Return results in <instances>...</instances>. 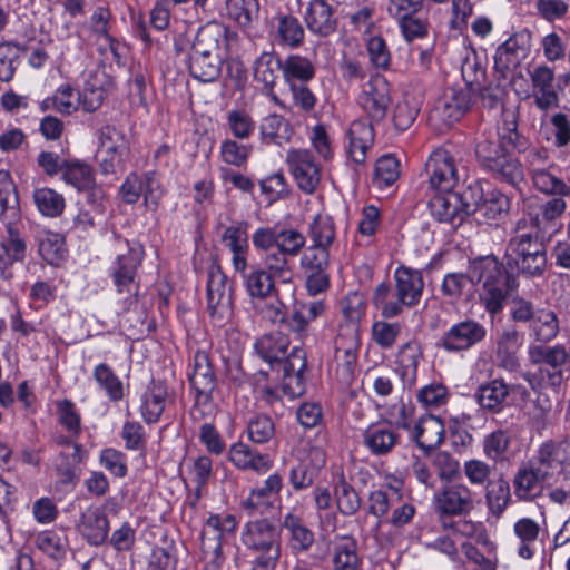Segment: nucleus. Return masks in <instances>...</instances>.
<instances>
[{
    "label": "nucleus",
    "mask_w": 570,
    "mask_h": 570,
    "mask_svg": "<svg viewBox=\"0 0 570 570\" xmlns=\"http://www.w3.org/2000/svg\"><path fill=\"white\" fill-rule=\"evenodd\" d=\"M289 258H292L289 255L274 248L266 254L264 264L271 275L283 282H289L293 276Z\"/></svg>",
    "instance_id": "052dcab7"
},
{
    "label": "nucleus",
    "mask_w": 570,
    "mask_h": 570,
    "mask_svg": "<svg viewBox=\"0 0 570 570\" xmlns=\"http://www.w3.org/2000/svg\"><path fill=\"white\" fill-rule=\"evenodd\" d=\"M226 14L242 28H249L257 21L259 3L257 0H226Z\"/></svg>",
    "instance_id": "e433bc0d"
},
{
    "label": "nucleus",
    "mask_w": 570,
    "mask_h": 570,
    "mask_svg": "<svg viewBox=\"0 0 570 570\" xmlns=\"http://www.w3.org/2000/svg\"><path fill=\"white\" fill-rule=\"evenodd\" d=\"M445 429L442 420L434 415L422 416L412 433L413 441L425 453L436 449L444 440Z\"/></svg>",
    "instance_id": "393cba45"
},
{
    "label": "nucleus",
    "mask_w": 570,
    "mask_h": 570,
    "mask_svg": "<svg viewBox=\"0 0 570 570\" xmlns=\"http://www.w3.org/2000/svg\"><path fill=\"white\" fill-rule=\"evenodd\" d=\"M533 185L537 189L546 194H556L560 196L570 195V187L561 179L551 174L548 168L531 175Z\"/></svg>",
    "instance_id": "338daca9"
},
{
    "label": "nucleus",
    "mask_w": 570,
    "mask_h": 570,
    "mask_svg": "<svg viewBox=\"0 0 570 570\" xmlns=\"http://www.w3.org/2000/svg\"><path fill=\"white\" fill-rule=\"evenodd\" d=\"M85 451L80 444L72 445V451H61L56 460V471L62 483H72L77 478V466L82 462Z\"/></svg>",
    "instance_id": "c03bdc74"
},
{
    "label": "nucleus",
    "mask_w": 570,
    "mask_h": 570,
    "mask_svg": "<svg viewBox=\"0 0 570 570\" xmlns=\"http://www.w3.org/2000/svg\"><path fill=\"white\" fill-rule=\"evenodd\" d=\"M276 37L285 46L298 47L304 39V29L297 18L282 16L277 19Z\"/></svg>",
    "instance_id": "5fc2aeb1"
},
{
    "label": "nucleus",
    "mask_w": 570,
    "mask_h": 570,
    "mask_svg": "<svg viewBox=\"0 0 570 570\" xmlns=\"http://www.w3.org/2000/svg\"><path fill=\"white\" fill-rule=\"evenodd\" d=\"M141 193L145 195L146 205L155 210L159 204L161 193L151 173L145 174L144 177L130 174L120 187L121 197L128 204L137 203Z\"/></svg>",
    "instance_id": "6ab92c4d"
},
{
    "label": "nucleus",
    "mask_w": 570,
    "mask_h": 570,
    "mask_svg": "<svg viewBox=\"0 0 570 570\" xmlns=\"http://www.w3.org/2000/svg\"><path fill=\"white\" fill-rule=\"evenodd\" d=\"M19 199L16 186L11 180L0 183V220L9 228L19 218Z\"/></svg>",
    "instance_id": "a18cd8bd"
},
{
    "label": "nucleus",
    "mask_w": 570,
    "mask_h": 570,
    "mask_svg": "<svg viewBox=\"0 0 570 570\" xmlns=\"http://www.w3.org/2000/svg\"><path fill=\"white\" fill-rule=\"evenodd\" d=\"M529 77L535 106L542 111L557 108L559 97L556 90L553 69L541 65L529 71Z\"/></svg>",
    "instance_id": "a211bd4d"
},
{
    "label": "nucleus",
    "mask_w": 570,
    "mask_h": 570,
    "mask_svg": "<svg viewBox=\"0 0 570 570\" xmlns=\"http://www.w3.org/2000/svg\"><path fill=\"white\" fill-rule=\"evenodd\" d=\"M189 383L195 391V404L190 410L193 420L202 421L212 416L215 410L212 394L216 387V375L205 352L195 353Z\"/></svg>",
    "instance_id": "423d86ee"
},
{
    "label": "nucleus",
    "mask_w": 570,
    "mask_h": 570,
    "mask_svg": "<svg viewBox=\"0 0 570 570\" xmlns=\"http://www.w3.org/2000/svg\"><path fill=\"white\" fill-rule=\"evenodd\" d=\"M33 199L37 208L45 216L56 217L60 215L65 208L63 197L51 188L36 189Z\"/></svg>",
    "instance_id": "13d9d810"
},
{
    "label": "nucleus",
    "mask_w": 570,
    "mask_h": 570,
    "mask_svg": "<svg viewBox=\"0 0 570 570\" xmlns=\"http://www.w3.org/2000/svg\"><path fill=\"white\" fill-rule=\"evenodd\" d=\"M39 254L50 265H58L63 261L66 248L58 234H48L39 240Z\"/></svg>",
    "instance_id": "0e129e2a"
},
{
    "label": "nucleus",
    "mask_w": 570,
    "mask_h": 570,
    "mask_svg": "<svg viewBox=\"0 0 570 570\" xmlns=\"http://www.w3.org/2000/svg\"><path fill=\"white\" fill-rule=\"evenodd\" d=\"M247 433L250 441L263 444L273 439L275 426L268 415L258 414L248 421Z\"/></svg>",
    "instance_id": "69168bd1"
},
{
    "label": "nucleus",
    "mask_w": 570,
    "mask_h": 570,
    "mask_svg": "<svg viewBox=\"0 0 570 570\" xmlns=\"http://www.w3.org/2000/svg\"><path fill=\"white\" fill-rule=\"evenodd\" d=\"M358 104L373 122L385 119L391 104L390 85L383 76L376 75L364 83Z\"/></svg>",
    "instance_id": "f8f14e48"
},
{
    "label": "nucleus",
    "mask_w": 570,
    "mask_h": 570,
    "mask_svg": "<svg viewBox=\"0 0 570 570\" xmlns=\"http://www.w3.org/2000/svg\"><path fill=\"white\" fill-rule=\"evenodd\" d=\"M430 187L439 191H449L459 181L453 156L445 149L434 150L425 163Z\"/></svg>",
    "instance_id": "ddd939ff"
},
{
    "label": "nucleus",
    "mask_w": 570,
    "mask_h": 570,
    "mask_svg": "<svg viewBox=\"0 0 570 570\" xmlns=\"http://www.w3.org/2000/svg\"><path fill=\"white\" fill-rule=\"evenodd\" d=\"M230 461L239 469H252L257 472L266 471L272 465L267 454L254 452L249 445L238 442L229 450Z\"/></svg>",
    "instance_id": "473e14b6"
},
{
    "label": "nucleus",
    "mask_w": 570,
    "mask_h": 570,
    "mask_svg": "<svg viewBox=\"0 0 570 570\" xmlns=\"http://www.w3.org/2000/svg\"><path fill=\"white\" fill-rule=\"evenodd\" d=\"M514 533L520 540L518 554L522 559H531L534 553V544L540 533V525L532 519L523 518L514 523Z\"/></svg>",
    "instance_id": "ea45409f"
},
{
    "label": "nucleus",
    "mask_w": 570,
    "mask_h": 570,
    "mask_svg": "<svg viewBox=\"0 0 570 570\" xmlns=\"http://www.w3.org/2000/svg\"><path fill=\"white\" fill-rule=\"evenodd\" d=\"M537 461L539 464L541 478L546 479L556 470L570 473V462L568 455L561 444L553 441L542 443L538 450Z\"/></svg>",
    "instance_id": "cd10ccee"
},
{
    "label": "nucleus",
    "mask_w": 570,
    "mask_h": 570,
    "mask_svg": "<svg viewBox=\"0 0 570 570\" xmlns=\"http://www.w3.org/2000/svg\"><path fill=\"white\" fill-rule=\"evenodd\" d=\"M281 72L283 63L273 52H263L254 63V79L271 92Z\"/></svg>",
    "instance_id": "72a5a7b5"
},
{
    "label": "nucleus",
    "mask_w": 570,
    "mask_h": 570,
    "mask_svg": "<svg viewBox=\"0 0 570 570\" xmlns=\"http://www.w3.org/2000/svg\"><path fill=\"white\" fill-rule=\"evenodd\" d=\"M400 176V163L392 155L382 156L375 164L373 183L379 188L390 187Z\"/></svg>",
    "instance_id": "4d7b16f0"
},
{
    "label": "nucleus",
    "mask_w": 570,
    "mask_h": 570,
    "mask_svg": "<svg viewBox=\"0 0 570 570\" xmlns=\"http://www.w3.org/2000/svg\"><path fill=\"white\" fill-rule=\"evenodd\" d=\"M259 132L263 142L281 145L288 140L291 128L287 120L277 114H271L263 118L259 125Z\"/></svg>",
    "instance_id": "37998d69"
},
{
    "label": "nucleus",
    "mask_w": 570,
    "mask_h": 570,
    "mask_svg": "<svg viewBox=\"0 0 570 570\" xmlns=\"http://www.w3.org/2000/svg\"><path fill=\"white\" fill-rule=\"evenodd\" d=\"M288 340L282 333L266 334L257 340L255 350L257 354L271 365L282 367V363L286 360V351Z\"/></svg>",
    "instance_id": "7c9ffc66"
},
{
    "label": "nucleus",
    "mask_w": 570,
    "mask_h": 570,
    "mask_svg": "<svg viewBox=\"0 0 570 570\" xmlns=\"http://www.w3.org/2000/svg\"><path fill=\"white\" fill-rule=\"evenodd\" d=\"M541 480L543 479L540 469L528 466L519 469L513 480L515 495L522 500L535 498L541 491Z\"/></svg>",
    "instance_id": "58836bf2"
},
{
    "label": "nucleus",
    "mask_w": 570,
    "mask_h": 570,
    "mask_svg": "<svg viewBox=\"0 0 570 570\" xmlns=\"http://www.w3.org/2000/svg\"><path fill=\"white\" fill-rule=\"evenodd\" d=\"M125 134L112 125H105L98 130V149L96 159L104 175L115 174L124 164L128 154Z\"/></svg>",
    "instance_id": "6e6552de"
},
{
    "label": "nucleus",
    "mask_w": 570,
    "mask_h": 570,
    "mask_svg": "<svg viewBox=\"0 0 570 570\" xmlns=\"http://www.w3.org/2000/svg\"><path fill=\"white\" fill-rule=\"evenodd\" d=\"M429 208L431 215L439 222L459 227L472 214L473 204L465 200V195L451 189L435 194L429 200Z\"/></svg>",
    "instance_id": "9b49d317"
},
{
    "label": "nucleus",
    "mask_w": 570,
    "mask_h": 570,
    "mask_svg": "<svg viewBox=\"0 0 570 570\" xmlns=\"http://www.w3.org/2000/svg\"><path fill=\"white\" fill-rule=\"evenodd\" d=\"M223 60L224 57L189 56V72L202 82L215 81L222 72Z\"/></svg>",
    "instance_id": "79ce46f5"
},
{
    "label": "nucleus",
    "mask_w": 570,
    "mask_h": 570,
    "mask_svg": "<svg viewBox=\"0 0 570 570\" xmlns=\"http://www.w3.org/2000/svg\"><path fill=\"white\" fill-rule=\"evenodd\" d=\"M530 361L553 368H562L568 361L567 347L562 344L553 346L537 345L529 350Z\"/></svg>",
    "instance_id": "a19ab883"
},
{
    "label": "nucleus",
    "mask_w": 570,
    "mask_h": 570,
    "mask_svg": "<svg viewBox=\"0 0 570 570\" xmlns=\"http://www.w3.org/2000/svg\"><path fill=\"white\" fill-rule=\"evenodd\" d=\"M248 224L240 222L235 226L227 227L222 234V242L233 253V266L235 271L244 273L247 267L248 252Z\"/></svg>",
    "instance_id": "a878e982"
},
{
    "label": "nucleus",
    "mask_w": 570,
    "mask_h": 570,
    "mask_svg": "<svg viewBox=\"0 0 570 570\" xmlns=\"http://www.w3.org/2000/svg\"><path fill=\"white\" fill-rule=\"evenodd\" d=\"M313 245L327 248L335 239V227L332 217L317 215L311 225Z\"/></svg>",
    "instance_id": "680f3d73"
},
{
    "label": "nucleus",
    "mask_w": 570,
    "mask_h": 570,
    "mask_svg": "<svg viewBox=\"0 0 570 570\" xmlns=\"http://www.w3.org/2000/svg\"><path fill=\"white\" fill-rule=\"evenodd\" d=\"M394 281L395 299H390L392 289L385 282L379 284L373 291L372 303L381 311L384 318L396 317L402 314L404 307L417 305L423 294L424 281L422 273L417 269L401 266L394 272Z\"/></svg>",
    "instance_id": "7ed1b4c3"
},
{
    "label": "nucleus",
    "mask_w": 570,
    "mask_h": 570,
    "mask_svg": "<svg viewBox=\"0 0 570 570\" xmlns=\"http://www.w3.org/2000/svg\"><path fill=\"white\" fill-rule=\"evenodd\" d=\"M507 265L527 277L543 275L547 267V247L537 230L517 232L507 247Z\"/></svg>",
    "instance_id": "20e7f679"
},
{
    "label": "nucleus",
    "mask_w": 570,
    "mask_h": 570,
    "mask_svg": "<svg viewBox=\"0 0 570 570\" xmlns=\"http://www.w3.org/2000/svg\"><path fill=\"white\" fill-rule=\"evenodd\" d=\"M508 394L507 384L502 380H493L479 389L478 401L482 407L499 412Z\"/></svg>",
    "instance_id": "8fccbe9b"
},
{
    "label": "nucleus",
    "mask_w": 570,
    "mask_h": 570,
    "mask_svg": "<svg viewBox=\"0 0 570 570\" xmlns=\"http://www.w3.org/2000/svg\"><path fill=\"white\" fill-rule=\"evenodd\" d=\"M358 567L360 559L355 541L346 540L335 547L333 570H358Z\"/></svg>",
    "instance_id": "e2e57ef3"
},
{
    "label": "nucleus",
    "mask_w": 570,
    "mask_h": 570,
    "mask_svg": "<svg viewBox=\"0 0 570 570\" xmlns=\"http://www.w3.org/2000/svg\"><path fill=\"white\" fill-rule=\"evenodd\" d=\"M510 208V199L500 191H491L480 204H473L472 214L476 213L487 220H497L507 214Z\"/></svg>",
    "instance_id": "09e8293b"
},
{
    "label": "nucleus",
    "mask_w": 570,
    "mask_h": 570,
    "mask_svg": "<svg viewBox=\"0 0 570 570\" xmlns=\"http://www.w3.org/2000/svg\"><path fill=\"white\" fill-rule=\"evenodd\" d=\"M77 529L90 544H102L109 532V521L105 509L95 505L88 507L81 512Z\"/></svg>",
    "instance_id": "aec40b11"
},
{
    "label": "nucleus",
    "mask_w": 570,
    "mask_h": 570,
    "mask_svg": "<svg viewBox=\"0 0 570 570\" xmlns=\"http://www.w3.org/2000/svg\"><path fill=\"white\" fill-rule=\"evenodd\" d=\"M336 374L344 383H350L357 365V341L351 337L347 342L338 338L335 342Z\"/></svg>",
    "instance_id": "c756f323"
},
{
    "label": "nucleus",
    "mask_w": 570,
    "mask_h": 570,
    "mask_svg": "<svg viewBox=\"0 0 570 570\" xmlns=\"http://www.w3.org/2000/svg\"><path fill=\"white\" fill-rule=\"evenodd\" d=\"M305 367V353L299 348H294L282 363L279 370L283 372V389L284 392L292 397L299 396L304 393L303 372Z\"/></svg>",
    "instance_id": "b1692460"
},
{
    "label": "nucleus",
    "mask_w": 570,
    "mask_h": 570,
    "mask_svg": "<svg viewBox=\"0 0 570 570\" xmlns=\"http://www.w3.org/2000/svg\"><path fill=\"white\" fill-rule=\"evenodd\" d=\"M525 141L512 121L498 135L482 136L475 146V156L481 167L494 178L517 187L524 177L522 164L508 155V146L522 150Z\"/></svg>",
    "instance_id": "f03ea898"
},
{
    "label": "nucleus",
    "mask_w": 570,
    "mask_h": 570,
    "mask_svg": "<svg viewBox=\"0 0 570 570\" xmlns=\"http://www.w3.org/2000/svg\"><path fill=\"white\" fill-rule=\"evenodd\" d=\"M362 132H364L367 137L372 136V130L370 127L363 125L362 122H353L348 131V155L356 164L364 163L368 147V139L361 137Z\"/></svg>",
    "instance_id": "bf43d9fd"
},
{
    "label": "nucleus",
    "mask_w": 570,
    "mask_h": 570,
    "mask_svg": "<svg viewBox=\"0 0 570 570\" xmlns=\"http://www.w3.org/2000/svg\"><path fill=\"white\" fill-rule=\"evenodd\" d=\"M417 115V106L407 98L399 101L395 105L392 115L394 127L400 131L407 130L413 125Z\"/></svg>",
    "instance_id": "774afa93"
},
{
    "label": "nucleus",
    "mask_w": 570,
    "mask_h": 570,
    "mask_svg": "<svg viewBox=\"0 0 570 570\" xmlns=\"http://www.w3.org/2000/svg\"><path fill=\"white\" fill-rule=\"evenodd\" d=\"M421 358L422 348L417 341H409L400 347L396 363L404 382L412 384L415 381L417 365Z\"/></svg>",
    "instance_id": "f704fd0d"
},
{
    "label": "nucleus",
    "mask_w": 570,
    "mask_h": 570,
    "mask_svg": "<svg viewBox=\"0 0 570 570\" xmlns=\"http://www.w3.org/2000/svg\"><path fill=\"white\" fill-rule=\"evenodd\" d=\"M228 42V29L210 21L200 27L195 36L189 56L224 57Z\"/></svg>",
    "instance_id": "2eb2a0df"
},
{
    "label": "nucleus",
    "mask_w": 570,
    "mask_h": 570,
    "mask_svg": "<svg viewBox=\"0 0 570 570\" xmlns=\"http://www.w3.org/2000/svg\"><path fill=\"white\" fill-rule=\"evenodd\" d=\"M524 52V48L519 42L518 36L510 37L505 42H503L497 49L494 56V68L497 71L501 72L502 76L511 67H517L520 61V53Z\"/></svg>",
    "instance_id": "49530a36"
},
{
    "label": "nucleus",
    "mask_w": 570,
    "mask_h": 570,
    "mask_svg": "<svg viewBox=\"0 0 570 570\" xmlns=\"http://www.w3.org/2000/svg\"><path fill=\"white\" fill-rule=\"evenodd\" d=\"M283 527L291 533L289 543L295 552H306L313 546L315 538L301 518L293 513L285 515Z\"/></svg>",
    "instance_id": "c9c22d12"
},
{
    "label": "nucleus",
    "mask_w": 570,
    "mask_h": 570,
    "mask_svg": "<svg viewBox=\"0 0 570 570\" xmlns=\"http://www.w3.org/2000/svg\"><path fill=\"white\" fill-rule=\"evenodd\" d=\"M434 510L440 517L466 515L474 509L471 489L461 482L443 485L433 498Z\"/></svg>",
    "instance_id": "9d476101"
},
{
    "label": "nucleus",
    "mask_w": 570,
    "mask_h": 570,
    "mask_svg": "<svg viewBox=\"0 0 570 570\" xmlns=\"http://www.w3.org/2000/svg\"><path fill=\"white\" fill-rule=\"evenodd\" d=\"M168 396L163 381H153L142 395L141 416L147 423H156L163 414Z\"/></svg>",
    "instance_id": "c85d7f7f"
},
{
    "label": "nucleus",
    "mask_w": 570,
    "mask_h": 570,
    "mask_svg": "<svg viewBox=\"0 0 570 570\" xmlns=\"http://www.w3.org/2000/svg\"><path fill=\"white\" fill-rule=\"evenodd\" d=\"M485 500L490 511L500 517L508 507L510 500V485L503 479L488 482L485 484Z\"/></svg>",
    "instance_id": "864d4df0"
},
{
    "label": "nucleus",
    "mask_w": 570,
    "mask_h": 570,
    "mask_svg": "<svg viewBox=\"0 0 570 570\" xmlns=\"http://www.w3.org/2000/svg\"><path fill=\"white\" fill-rule=\"evenodd\" d=\"M237 522L235 517L228 514L224 518L210 515L200 534L202 548L204 551H212L218 554L222 550V542L225 535L235 532Z\"/></svg>",
    "instance_id": "5701e85b"
},
{
    "label": "nucleus",
    "mask_w": 570,
    "mask_h": 570,
    "mask_svg": "<svg viewBox=\"0 0 570 570\" xmlns=\"http://www.w3.org/2000/svg\"><path fill=\"white\" fill-rule=\"evenodd\" d=\"M286 161L301 190L312 194L320 183V169L309 150L292 149Z\"/></svg>",
    "instance_id": "f3484780"
},
{
    "label": "nucleus",
    "mask_w": 570,
    "mask_h": 570,
    "mask_svg": "<svg viewBox=\"0 0 570 570\" xmlns=\"http://www.w3.org/2000/svg\"><path fill=\"white\" fill-rule=\"evenodd\" d=\"M469 284L482 286L480 301L489 314L495 315L502 311L508 292L514 286V278L509 275L498 258L490 255L474 259L466 274H446L441 292L451 303H454L460 299Z\"/></svg>",
    "instance_id": "f257e3e1"
},
{
    "label": "nucleus",
    "mask_w": 570,
    "mask_h": 570,
    "mask_svg": "<svg viewBox=\"0 0 570 570\" xmlns=\"http://www.w3.org/2000/svg\"><path fill=\"white\" fill-rule=\"evenodd\" d=\"M471 105V95L469 89L446 90L439 98L432 109L431 118L440 120L446 126L459 121L469 110Z\"/></svg>",
    "instance_id": "dca6fc26"
},
{
    "label": "nucleus",
    "mask_w": 570,
    "mask_h": 570,
    "mask_svg": "<svg viewBox=\"0 0 570 570\" xmlns=\"http://www.w3.org/2000/svg\"><path fill=\"white\" fill-rule=\"evenodd\" d=\"M510 316L514 322L529 323V328L538 342L548 343L559 333V322L554 312L535 311L533 304L522 297L513 298Z\"/></svg>",
    "instance_id": "0eeeda50"
},
{
    "label": "nucleus",
    "mask_w": 570,
    "mask_h": 570,
    "mask_svg": "<svg viewBox=\"0 0 570 570\" xmlns=\"http://www.w3.org/2000/svg\"><path fill=\"white\" fill-rule=\"evenodd\" d=\"M315 75L313 63L305 57L289 56L283 63V77L287 85L307 82Z\"/></svg>",
    "instance_id": "de8ad7c7"
},
{
    "label": "nucleus",
    "mask_w": 570,
    "mask_h": 570,
    "mask_svg": "<svg viewBox=\"0 0 570 570\" xmlns=\"http://www.w3.org/2000/svg\"><path fill=\"white\" fill-rule=\"evenodd\" d=\"M337 509L344 515H353L361 508V499L355 489L341 476L335 484Z\"/></svg>",
    "instance_id": "6e6d98bb"
},
{
    "label": "nucleus",
    "mask_w": 570,
    "mask_h": 570,
    "mask_svg": "<svg viewBox=\"0 0 570 570\" xmlns=\"http://www.w3.org/2000/svg\"><path fill=\"white\" fill-rule=\"evenodd\" d=\"M487 336L485 327L474 320L452 325L441 337L440 346L448 352L466 351L481 343Z\"/></svg>",
    "instance_id": "4468645a"
},
{
    "label": "nucleus",
    "mask_w": 570,
    "mask_h": 570,
    "mask_svg": "<svg viewBox=\"0 0 570 570\" xmlns=\"http://www.w3.org/2000/svg\"><path fill=\"white\" fill-rule=\"evenodd\" d=\"M243 277L245 279L246 289L253 298L263 299L275 292L273 275L265 269L256 268L248 274L244 272Z\"/></svg>",
    "instance_id": "603ef678"
},
{
    "label": "nucleus",
    "mask_w": 570,
    "mask_h": 570,
    "mask_svg": "<svg viewBox=\"0 0 570 570\" xmlns=\"http://www.w3.org/2000/svg\"><path fill=\"white\" fill-rule=\"evenodd\" d=\"M400 434L390 425L373 424L363 433V443L374 455H386L400 442Z\"/></svg>",
    "instance_id": "bb28decb"
},
{
    "label": "nucleus",
    "mask_w": 570,
    "mask_h": 570,
    "mask_svg": "<svg viewBox=\"0 0 570 570\" xmlns=\"http://www.w3.org/2000/svg\"><path fill=\"white\" fill-rule=\"evenodd\" d=\"M233 289L219 266H212L207 279V309L215 323L222 325L232 316Z\"/></svg>",
    "instance_id": "1a4fd4ad"
},
{
    "label": "nucleus",
    "mask_w": 570,
    "mask_h": 570,
    "mask_svg": "<svg viewBox=\"0 0 570 570\" xmlns=\"http://www.w3.org/2000/svg\"><path fill=\"white\" fill-rule=\"evenodd\" d=\"M304 18L308 30L318 37H328L336 31L337 18L326 0H311Z\"/></svg>",
    "instance_id": "4be33fe9"
},
{
    "label": "nucleus",
    "mask_w": 570,
    "mask_h": 570,
    "mask_svg": "<svg viewBox=\"0 0 570 570\" xmlns=\"http://www.w3.org/2000/svg\"><path fill=\"white\" fill-rule=\"evenodd\" d=\"M140 262L139 253L132 249H128L127 253L117 257L111 276L118 293L137 294L136 274Z\"/></svg>",
    "instance_id": "412c9836"
},
{
    "label": "nucleus",
    "mask_w": 570,
    "mask_h": 570,
    "mask_svg": "<svg viewBox=\"0 0 570 570\" xmlns=\"http://www.w3.org/2000/svg\"><path fill=\"white\" fill-rule=\"evenodd\" d=\"M62 180L82 191L83 188L92 186L95 180L94 169L90 165L79 159H69L61 174Z\"/></svg>",
    "instance_id": "4c0bfd02"
},
{
    "label": "nucleus",
    "mask_w": 570,
    "mask_h": 570,
    "mask_svg": "<svg viewBox=\"0 0 570 570\" xmlns=\"http://www.w3.org/2000/svg\"><path fill=\"white\" fill-rule=\"evenodd\" d=\"M243 544L255 554V566L273 570L281 557L279 533L267 519L249 521L242 532Z\"/></svg>",
    "instance_id": "39448f33"
},
{
    "label": "nucleus",
    "mask_w": 570,
    "mask_h": 570,
    "mask_svg": "<svg viewBox=\"0 0 570 570\" xmlns=\"http://www.w3.org/2000/svg\"><path fill=\"white\" fill-rule=\"evenodd\" d=\"M7 242H0V274L4 278L11 277L7 272V266L14 262H22L26 255V243L13 225L7 229Z\"/></svg>",
    "instance_id": "2f4dec72"
},
{
    "label": "nucleus",
    "mask_w": 570,
    "mask_h": 570,
    "mask_svg": "<svg viewBox=\"0 0 570 570\" xmlns=\"http://www.w3.org/2000/svg\"><path fill=\"white\" fill-rule=\"evenodd\" d=\"M94 379L106 392L110 401L118 402L124 397V386L121 381L106 363H100L95 367Z\"/></svg>",
    "instance_id": "3c124183"
}]
</instances>
